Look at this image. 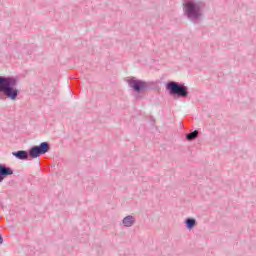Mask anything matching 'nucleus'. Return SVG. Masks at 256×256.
Segmentation results:
<instances>
[{
    "instance_id": "1",
    "label": "nucleus",
    "mask_w": 256,
    "mask_h": 256,
    "mask_svg": "<svg viewBox=\"0 0 256 256\" xmlns=\"http://www.w3.org/2000/svg\"><path fill=\"white\" fill-rule=\"evenodd\" d=\"M203 9H205V3L196 0H185L183 3V11L188 21L197 23L203 18Z\"/></svg>"
},
{
    "instance_id": "2",
    "label": "nucleus",
    "mask_w": 256,
    "mask_h": 256,
    "mask_svg": "<svg viewBox=\"0 0 256 256\" xmlns=\"http://www.w3.org/2000/svg\"><path fill=\"white\" fill-rule=\"evenodd\" d=\"M0 93L5 97H19L17 79L15 77L0 76Z\"/></svg>"
},
{
    "instance_id": "3",
    "label": "nucleus",
    "mask_w": 256,
    "mask_h": 256,
    "mask_svg": "<svg viewBox=\"0 0 256 256\" xmlns=\"http://www.w3.org/2000/svg\"><path fill=\"white\" fill-rule=\"evenodd\" d=\"M166 91L169 95L173 97H188L189 96V87L185 86L184 83H179L175 81H168L166 83Z\"/></svg>"
},
{
    "instance_id": "4",
    "label": "nucleus",
    "mask_w": 256,
    "mask_h": 256,
    "mask_svg": "<svg viewBox=\"0 0 256 256\" xmlns=\"http://www.w3.org/2000/svg\"><path fill=\"white\" fill-rule=\"evenodd\" d=\"M127 83L130 89H133L135 93H145L146 91L153 89V86L155 85L153 82L139 80L135 77L129 78Z\"/></svg>"
},
{
    "instance_id": "5",
    "label": "nucleus",
    "mask_w": 256,
    "mask_h": 256,
    "mask_svg": "<svg viewBox=\"0 0 256 256\" xmlns=\"http://www.w3.org/2000/svg\"><path fill=\"white\" fill-rule=\"evenodd\" d=\"M49 149H50V146L48 142H42L40 143V145L33 146L32 148H30L28 155L32 159H37V157L41 155H45V153H49Z\"/></svg>"
},
{
    "instance_id": "6",
    "label": "nucleus",
    "mask_w": 256,
    "mask_h": 256,
    "mask_svg": "<svg viewBox=\"0 0 256 256\" xmlns=\"http://www.w3.org/2000/svg\"><path fill=\"white\" fill-rule=\"evenodd\" d=\"M13 175V169L11 167L5 166V164H0V183H3L6 177Z\"/></svg>"
},
{
    "instance_id": "7",
    "label": "nucleus",
    "mask_w": 256,
    "mask_h": 256,
    "mask_svg": "<svg viewBox=\"0 0 256 256\" xmlns=\"http://www.w3.org/2000/svg\"><path fill=\"white\" fill-rule=\"evenodd\" d=\"M12 155L16 157V159H20V161H25L29 159V152L25 150H18L16 152H13Z\"/></svg>"
},
{
    "instance_id": "8",
    "label": "nucleus",
    "mask_w": 256,
    "mask_h": 256,
    "mask_svg": "<svg viewBox=\"0 0 256 256\" xmlns=\"http://www.w3.org/2000/svg\"><path fill=\"white\" fill-rule=\"evenodd\" d=\"M136 221H137V219H135L134 216L128 215L123 218L122 225L124 227H133V225H135Z\"/></svg>"
},
{
    "instance_id": "9",
    "label": "nucleus",
    "mask_w": 256,
    "mask_h": 256,
    "mask_svg": "<svg viewBox=\"0 0 256 256\" xmlns=\"http://www.w3.org/2000/svg\"><path fill=\"white\" fill-rule=\"evenodd\" d=\"M184 223L186 228L191 231L197 225V220L195 218H187Z\"/></svg>"
},
{
    "instance_id": "10",
    "label": "nucleus",
    "mask_w": 256,
    "mask_h": 256,
    "mask_svg": "<svg viewBox=\"0 0 256 256\" xmlns=\"http://www.w3.org/2000/svg\"><path fill=\"white\" fill-rule=\"evenodd\" d=\"M197 137H199V131L198 130L190 132L186 135L187 141H194V139H197Z\"/></svg>"
},
{
    "instance_id": "11",
    "label": "nucleus",
    "mask_w": 256,
    "mask_h": 256,
    "mask_svg": "<svg viewBox=\"0 0 256 256\" xmlns=\"http://www.w3.org/2000/svg\"><path fill=\"white\" fill-rule=\"evenodd\" d=\"M0 245H3V236L0 234Z\"/></svg>"
},
{
    "instance_id": "12",
    "label": "nucleus",
    "mask_w": 256,
    "mask_h": 256,
    "mask_svg": "<svg viewBox=\"0 0 256 256\" xmlns=\"http://www.w3.org/2000/svg\"><path fill=\"white\" fill-rule=\"evenodd\" d=\"M10 99H12V101H15V99H17L16 97H10Z\"/></svg>"
}]
</instances>
